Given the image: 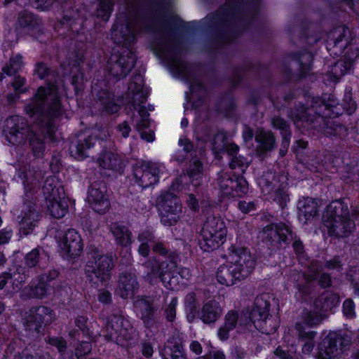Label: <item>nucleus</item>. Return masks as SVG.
<instances>
[{"mask_svg": "<svg viewBox=\"0 0 359 359\" xmlns=\"http://www.w3.org/2000/svg\"><path fill=\"white\" fill-rule=\"evenodd\" d=\"M25 109L39 126V131L33 130L27 139L34 156L41 158L45 151L44 138L54 140L56 130L54 121L62 114L57 86L48 83L46 86L39 87Z\"/></svg>", "mask_w": 359, "mask_h": 359, "instance_id": "f257e3e1", "label": "nucleus"}, {"mask_svg": "<svg viewBox=\"0 0 359 359\" xmlns=\"http://www.w3.org/2000/svg\"><path fill=\"white\" fill-rule=\"evenodd\" d=\"M138 22V18H135V22L126 20L124 24L116 25L111 33L114 42L124 46L119 53L111 55L107 64L109 73L117 79L125 78L136 62L135 53L128 46L135 41V34L139 28L136 24Z\"/></svg>", "mask_w": 359, "mask_h": 359, "instance_id": "f03ea898", "label": "nucleus"}, {"mask_svg": "<svg viewBox=\"0 0 359 359\" xmlns=\"http://www.w3.org/2000/svg\"><path fill=\"white\" fill-rule=\"evenodd\" d=\"M154 32L161 33V39L158 43V48L166 61L172 74L190 83V90L194 92L197 88H202L200 83L194 81L192 69L180 58L184 49L179 40L172 34L171 29L165 22L152 29Z\"/></svg>", "mask_w": 359, "mask_h": 359, "instance_id": "7ed1b4c3", "label": "nucleus"}, {"mask_svg": "<svg viewBox=\"0 0 359 359\" xmlns=\"http://www.w3.org/2000/svg\"><path fill=\"white\" fill-rule=\"evenodd\" d=\"M229 257L230 264L218 269L217 279L222 285L231 286L249 276L255 266V260L248 248L239 245L229 248Z\"/></svg>", "mask_w": 359, "mask_h": 359, "instance_id": "20e7f679", "label": "nucleus"}, {"mask_svg": "<svg viewBox=\"0 0 359 359\" xmlns=\"http://www.w3.org/2000/svg\"><path fill=\"white\" fill-rule=\"evenodd\" d=\"M87 257L84 269L87 280L93 285L108 281L111 278V271L115 266V259L112 254H104L98 247L90 244L88 247Z\"/></svg>", "mask_w": 359, "mask_h": 359, "instance_id": "39448f33", "label": "nucleus"}, {"mask_svg": "<svg viewBox=\"0 0 359 359\" xmlns=\"http://www.w3.org/2000/svg\"><path fill=\"white\" fill-rule=\"evenodd\" d=\"M107 340L114 341L122 347H128L136 343L138 333L133 325L121 315H111L106 324Z\"/></svg>", "mask_w": 359, "mask_h": 359, "instance_id": "423d86ee", "label": "nucleus"}, {"mask_svg": "<svg viewBox=\"0 0 359 359\" xmlns=\"http://www.w3.org/2000/svg\"><path fill=\"white\" fill-rule=\"evenodd\" d=\"M226 234L227 229L221 217L208 216L201 230V248L207 252L218 249L225 242Z\"/></svg>", "mask_w": 359, "mask_h": 359, "instance_id": "0eeeda50", "label": "nucleus"}, {"mask_svg": "<svg viewBox=\"0 0 359 359\" xmlns=\"http://www.w3.org/2000/svg\"><path fill=\"white\" fill-rule=\"evenodd\" d=\"M271 296L268 293L258 295L254 306L249 312V320L255 327L267 334L273 333L277 329V323L269 314Z\"/></svg>", "mask_w": 359, "mask_h": 359, "instance_id": "6e6552de", "label": "nucleus"}, {"mask_svg": "<svg viewBox=\"0 0 359 359\" xmlns=\"http://www.w3.org/2000/svg\"><path fill=\"white\" fill-rule=\"evenodd\" d=\"M287 173L284 172H274L268 170L262 175L259 180V185L267 193L274 190L273 201L284 208L290 201L287 193Z\"/></svg>", "mask_w": 359, "mask_h": 359, "instance_id": "1a4fd4ad", "label": "nucleus"}, {"mask_svg": "<svg viewBox=\"0 0 359 359\" xmlns=\"http://www.w3.org/2000/svg\"><path fill=\"white\" fill-rule=\"evenodd\" d=\"M54 320L55 314L50 308L45 306H34L30 309L25 320V330L30 336L38 337L43 327L51 324Z\"/></svg>", "mask_w": 359, "mask_h": 359, "instance_id": "9d476101", "label": "nucleus"}, {"mask_svg": "<svg viewBox=\"0 0 359 359\" xmlns=\"http://www.w3.org/2000/svg\"><path fill=\"white\" fill-rule=\"evenodd\" d=\"M350 344L351 339L347 336L330 333L318 346L317 359H334Z\"/></svg>", "mask_w": 359, "mask_h": 359, "instance_id": "9b49d317", "label": "nucleus"}, {"mask_svg": "<svg viewBox=\"0 0 359 359\" xmlns=\"http://www.w3.org/2000/svg\"><path fill=\"white\" fill-rule=\"evenodd\" d=\"M294 236L291 228L282 222L270 224L262 231L263 241L273 247L286 246L294 239Z\"/></svg>", "mask_w": 359, "mask_h": 359, "instance_id": "f8f14e48", "label": "nucleus"}, {"mask_svg": "<svg viewBox=\"0 0 359 359\" xmlns=\"http://www.w3.org/2000/svg\"><path fill=\"white\" fill-rule=\"evenodd\" d=\"M217 181L221 191L226 196L241 197L248 191L246 180L231 172L221 171L218 173Z\"/></svg>", "mask_w": 359, "mask_h": 359, "instance_id": "ddd939ff", "label": "nucleus"}, {"mask_svg": "<svg viewBox=\"0 0 359 359\" xmlns=\"http://www.w3.org/2000/svg\"><path fill=\"white\" fill-rule=\"evenodd\" d=\"M34 129L29 125L25 118L13 116L6 121L4 131L6 138L13 144L23 142Z\"/></svg>", "mask_w": 359, "mask_h": 359, "instance_id": "4468645a", "label": "nucleus"}, {"mask_svg": "<svg viewBox=\"0 0 359 359\" xmlns=\"http://www.w3.org/2000/svg\"><path fill=\"white\" fill-rule=\"evenodd\" d=\"M178 255L170 252L165 259H160L161 281L169 290H175L179 285L177 272Z\"/></svg>", "mask_w": 359, "mask_h": 359, "instance_id": "2eb2a0df", "label": "nucleus"}, {"mask_svg": "<svg viewBox=\"0 0 359 359\" xmlns=\"http://www.w3.org/2000/svg\"><path fill=\"white\" fill-rule=\"evenodd\" d=\"M107 193V188L104 181H95L88 189V201L93 210L100 214H104L110 207Z\"/></svg>", "mask_w": 359, "mask_h": 359, "instance_id": "dca6fc26", "label": "nucleus"}, {"mask_svg": "<svg viewBox=\"0 0 359 359\" xmlns=\"http://www.w3.org/2000/svg\"><path fill=\"white\" fill-rule=\"evenodd\" d=\"M159 168L155 163L141 162L134 168L136 182L142 188L149 187L158 180Z\"/></svg>", "mask_w": 359, "mask_h": 359, "instance_id": "f3484780", "label": "nucleus"}, {"mask_svg": "<svg viewBox=\"0 0 359 359\" xmlns=\"http://www.w3.org/2000/svg\"><path fill=\"white\" fill-rule=\"evenodd\" d=\"M134 306L140 311V319L144 327L151 328L155 324V313L158 309L155 299L150 296H138Z\"/></svg>", "mask_w": 359, "mask_h": 359, "instance_id": "a211bd4d", "label": "nucleus"}, {"mask_svg": "<svg viewBox=\"0 0 359 359\" xmlns=\"http://www.w3.org/2000/svg\"><path fill=\"white\" fill-rule=\"evenodd\" d=\"M144 79L140 74H135L129 83L126 99L134 109L147 100V92L144 90Z\"/></svg>", "mask_w": 359, "mask_h": 359, "instance_id": "6ab92c4d", "label": "nucleus"}, {"mask_svg": "<svg viewBox=\"0 0 359 359\" xmlns=\"http://www.w3.org/2000/svg\"><path fill=\"white\" fill-rule=\"evenodd\" d=\"M16 27L26 29L32 34H41L43 30L41 20L27 10L18 14Z\"/></svg>", "mask_w": 359, "mask_h": 359, "instance_id": "aec40b11", "label": "nucleus"}, {"mask_svg": "<svg viewBox=\"0 0 359 359\" xmlns=\"http://www.w3.org/2000/svg\"><path fill=\"white\" fill-rule=\"evenodd\" d=\"M139 288V283L134 273L123 271L120 273L116 291L122 299L133 297Z\"/></svg>", "mask_w": 359, "mask_h": 359, "instance_id": "412c9836", "label": "nucleus"}, {"mask_svg": "<svg viewBox=\"0 0 359 359\" xmlns=\"http://www.w3.org/2000/svg\"><path fill=\"white\" fill-rule=\"evenodd\" d=\"M61 248L68 257L72 259L81 255L83 250V244L80 236L75 230L67 231L61 244Z\"/></svg>", "mask_w": 359, "mask_h": 359, "instance_id": "4be33fe9", "label": "nucleus"}, {"mask_svg": "<svg viewBox=\"0 0 359 359\" xmlns=\"http://www.w3.org/2000/svg\"><path fill=\"white\" fill-rule=\"evenodd\" d=\"M348 29L344 27L336 28L331 34L327 41V48L330 55L338 57L341 55L348 44L345 39Z\"/></svg>", "mask_w": 359, "mask_h": 359, "instance_id": "5701e85b", "label": "nucleus"}, {"mask_svg": "<svg viewBox=\"0 0 359 359\" xmlns=\"http://www.w3.org/2000/svg\"><path fill=\"white\" fill-rule=\"evenodd\" d=\"M324 225L327 229L328 234L337 238L348 237L355 227V223L351 219L350 216L346 219L327 222Z\"/></svg>", "mask_w": 359, "mask_h": 359, "instance_id": "b1692460", "label": "nucleus"}, {"mask_svg": "<svg viewBox=\"0 0 359 359\" xmlns=\"http://www.w3.org/2000/svg\"><path fill=\"white\" fill-rule=\"evenodd\" d=\"M350 216L348 205L341 200L331 202L326 208L323 216L324 224L327 222L346 219Z\"/></svg>", "mask_w": 359, "mask_h": 359, "instance_id": "393cba45", "label": "nucleus"}, {"mask_svg": "<svg viewBox=\"0 0 359 359\" xmlns=\"http://www.w3.org/2000/svg\"><path fill=\"white\" fill-rule=\"evenodd\" d=\"M138 116L135 117V115L132 117V121L134 123V126L137 131L140 133L142 139L150 142H153L155 139V135L153 130L143 131L150 126V119L149 118V114L143 107H140L138 110Z\"/></svg>", "mask_w": 359, "mask_h": 359, "instance_id": "a878e982", "label": "nucleus"}, {"mask_svg": "<svg viewBox=\"0 0 359 359\" xmlns=\"http://www.w3.org/2000/svg\"><path fill=\"white\" fill-rule=\"evenodd\" d=\"M164 359H187L184 353L182 341L178 332H174L164 346Z\"/></svg>", "mask_w": 359, "mask_h": 359, "instance_id": "bb28decb", "label": "nucleus"}, {"mask_svg": "<svg viewBox=\"0 0 359 359\" xmlns=\"http://www.w3.org/2000/svg\"><path fill=\"white\" fill-rule=\"evenodd\" d=\"M255 140L258 143L256 151L259 156L271 151L276 145V137L270 130H258Z\"/></svg>", "mask_w": 359, "mask_h": 359, "instance_id": "cd10ccee", "label": "nucleus"}, {"mask_svg": "<svg viewBox=\"0 0 359 359\" xmlns=\"http://www.w3.org/2000/svg\"><path fill=\"white\" fill-rule=\"evenodd\" d=\"M339 302V297L337 294L330 291L323 292L314 301L313 305L316 310L322 313L332 311Z\"/></svg>", "mask_w": 359, "mask_h": 359, "instance_id": "c85d7f7f", "label": "nucleus"}, {"mask_svg": "<svg viewBox=\"0 0 359 359\" xmlns=\"http://www.w3.org/2000/svg\"><path fill=\"white\" fill-rule=\"evenodd\" d=\"M288 116L292 120L294 123L299 126L305 127L306 125H311L314 123L316 116L311 113V110L306 109L303 104H298L293 109H291Z\"/></svg>", "mask_w": 359, "mask_h": 359, "instance_id": "c756f323", "label": "nucleus"}, {"mask_svg": "<svg viewBox=\"0 0 359 359\" xmlns=\"http://www.w3.org/2000/svg\"><path fill=\"white\" fill-rule=\"evenodd\" d=\"M95 141V137L91 135L78 139L70 147L72 156L79 160L87 157L89 150L94 146Z\"/></svg>", "mask_w": 359, "mask_h": 359, "instance_id": "7c9ffc66", "label": "nucleus"}, {"mask_svg": "<svg viewBox=\"0 0 359 359\" xmlns=\"http://www.w3.org/2000/svg\"><path fill=\"white\" fill-rule=\"evenodd\" d=\"M222 309L219 304L212 299L205 303L200 313V319L205 324L214 323L222 316Z\"/></svg>", "mask_w": 359, "mask_h": 359, "instance_id": "2f4dec72", "label": "nucleus"}, {"mask_svg": "<svg viewBox=\"0 0 359 359\" xmlns=\"http://www.w3.org/2000/svg\"><path fill=\"white\" fill-rule=\"evenodd\" d=\"M96 102L107 114H115L118 112L121 106L114 99L112 93L105 90L98 91L95 97Z\"/></svg>", "mask_w": 359, "mask_h": 359, "instance_id": "473e14b6", "label": "nucleus"}, {"mask_svg": "<svg viewBox=\"0 0 359 359\" xmlns=\"http://www.w3.org/2000/svg\"><path fill=\"white\" fill-rule=\"evenodd\" d=\"M97 162L100 167L117 172H120L123 167V161L120 156L111 151H105L97 159Z\"/></svg>", "mask_w": 359, "mask_h": 359, "instance_id": "72a5a7b5", "label": "nucleus"}, {"mask_svg": "<svg viewBox=\"0 0 359 359\" xmlns=\"http://www.w3.org/2000/svg\"><path fill=\"white\" fill-rule=\"evenodd\" d=\"M298 208L299 219L306 223L317 215L318 203L315 199L306 198L299 201Z\"/></svg>", "mask_w": 359, "mask_h": 359, "instance_id": "f704fd0d", "label": "nucleus"}, {"mask_svg": "<svg viewBox=\"0 0 359 359\" xmlns=\"http://www.w3.org/2000/svg\"><path fill=\"white\" fill-rule=\"evenodd\" d=\"M41 215L35 209H29L26 212L20 222V231L24 236L32 233L34 228L38 226Z\"/></svg>", "mask_w": 359, "mask_h": 359, "instance_id": "c9c22d12", "label": "nucleus"}, {"mask_svg": "<svg viewBox=\"0 0 359 359\" xmlns=\"http://www.w3.org/2000/svg\"><path fill=\"white\" fill-rule=\"evenodd\" d=\"M182 206L178 197L171 193L162 194L159 201L160 214L167 212H181Z\"/></svg>", "mask_w": 359, "mask_h": 359, "instance_id": "e433bc0d", "label": "nucleus"}, {"mask_svg": "<svg viewBox=\"0 0 359 359\" xmlns=\"http://www.w3.org/2000/svg\"><path fill=\"white\" fill-rule=\"evenodd\" d=\"M49 255L41 246H38L26 254L24 258L25 264L28 268H33L43 262L48 260Z\"/></svg>", "mask_w": 359, "mask_h": 359, "instance_id": "4c0bfd02", "label": "nucleus"}, {"mask_svg": "<svg viewBox=\"0 0 359 359\" xmlns=\"http://www.w3.org/2000/svg\"><path fill=\"white\" fill-rule=\"evenodd\" d=\"M48 211L57 219L62 218L67 211L68 205L65 198L60 196L46 201Z\"/></svg>", "mask_w": 359, "mask_h": 359, "instance_id": "58836bf2", "label": "nucleus"}, {"mask_svg": "<svg viewBox=\"0 0 359 359\" xmlns=\"http://www.w3.org/2000/svg\"><path fill=\"white\" fill-rule=\"evenodd\" d=\"M110 231L119 245L128 246L131 243V233L126 226L114 222L110 225Z\"/></svg>", "mask_w": 359, "mask_h": 359, "instance_id": "ea45409f", "label": "nucleus"}, {"mask_svg": "<svg viewBox=\"0 0 359 359\" xmlns=\"http://www.w3.org/2000/svg\"><path fill=\"white\" fill-rule=\"evenodd\" d=\"M146 270L144 278L150 285H155L158 280H161L160 263L158 259H150L143 264Z\"/></svg>", "mask_w": 359, "mask_h": 359, "instance_id": "a19ab883", "label": "nucleus"}, {"mask_svg": "<svg viewBox=\"0 0 359 359\" xmlns=\"http://www.w3.org/2000/svg\"><path fill=\"white\" fill-rule=\"evenodd\" d=\"M203 174V164L196 157L191 159L186 175L189 177L194 186L200 184L198 180Z\"/></svg>", "mask_w": 359, "mask_h": 359, "instance_id": "79ce46f5", "label": "nucleus"}, {"mask_svg": "<svg viewBox=\"0 0 359 359\" xmlns=\"http://www.w3.org/2000/svg\"><path fill=\"white\" fill-rule=\"evenodd\" d=\"M238 320V314L237 311H231L225 316L224 326L221 327L218 332V336L222 340L228 339L229 332L233 330Z\"/></svg>", "mask_w": 359, "mask_h": 359, "instance_id": "37998d69", "label": "nucleus"}, {"mask_svg": "<svg viewBox=\"0 0 359 359\" xmlns=\"http://www.w3.org/2000/svg\"><path fill=\"white\" fill-rule=\"evenodd\" d=\"M324 134L327 137H345L348 134V129L346 126L334 121H328L324 128Z\"/></svg>", "mask_w": 359, "mask_h": 359, "instance_id": "c03bdc74", "label": "nucleus"}, {"mask_svg": "<svg viewBox=\"0 0 359 359\" xmlns=\"http://www.w3.org/2000/svg\"><path fill=\"white\" fill-rule=\"evenodd\" d=\"M24 66L22 56L20 54L12 55L8 62L2 68V72L8 76H13L22 70Z\"/></svg>", "mask_w": 359, "mask_h": 359, "instance_id": "a18cd8bd", "label": "nucleus"}, {"mask_svg": "<svg viewBox=\"0 0 359 359\" xmlns=\"http://www.w3.org/2000/svg\"><path fill=\"white\" fill-rule=\"evenodd\" d=\"M313 57V55L306 51L299 55L297 60L299 66V74L297 76V79H302L309 74L311 70Z\"/></svg>", "mask_w": 359, "mask_h": 359, "instance_id": "49530a36", "label": "nucleus"}, {"mask_svg": "<svg viewBox=\"0 0 359 359\" xmlns=\"http://www.w3.org/2000/svg\"><path fill=\"white\" fill-rule=\"evenodd\" d=\"M19 177L22 180L25 188L27 190H31L38 180L34 171L27 166L19 170Z\"/></svg>", "mask_w": 359, "mask_h": 359, "instance_id": "de8ad7c7", "label": "nucleus"}, {"mask_svg": "<svg viewBox=\"0 0 359 359\" xmlns=\"http://www.w3.org/2000/svg\"><path fill=\"white\" fill-rule=\"evenodd\" d=\"M271 123L273 128L280 130L283 138L291 137L292 133L290 124L283 118L280 116H273L271 119Z\"/></svg>", "mask_w": 359, "mask_h": 359, "instance_id": "09e8293b", "label": "nucleus"}, {"mask_svg": "<svg viewBox=\"0 0 359 359\" xmlns=\"http://www.w3.org/2000/svg\"><path fill=\"white\" fill-rule=\"evenodd\" d=\"M327 316L325 313H319L316 311L304 310L302 314L303 323L309 326H314L320 323Z\"/></svg>", "mask_w": 359, "mask_h": 359, "instance_id": "8fccbe9b", "label": "nucleus"}, {"mask_svg": "<svg viewBox=\"0 0 359 359\" xmlns=\"http://www.w3.org/2000/svg\"><path fill=\"white\" fill-rule=\"evenodd\" d=\"M112 0H98V6L95 11L97 18L107 21L113 9Z\"/></svg>", "mask_w": 359, "mask_h": 359, "instance_id": "3c124183", "label": "nucleus"}, {"mask_svg": "<svg viewBox=\"0 0 359 359\" xmlns=\"http://www.w3.org/2000/svg\"><path fill=\"white\" fill-rule=\"evenodd\" d=\"M55 182L54 177H47L44 182L42 190L46 201L60 196L59 189L55 187Z\"/></svg>", "mask_w": 359, "mask_h": 359, "instance_id": "603ef678", "label": "nucleus"}, {"mask_svg": "<svg viewBox=\"0 0 359 359\" xmlns=\"http://www.w3.org/2000/svg\"><path fill=\"white\" fill-rule=\"evenodd\" d=\"M29 297L41 299L47 296L48 285L43 280V278H40L39 283L35 285L29 287Z\"/></svg>", "mask_w": 359, "mask_h": 359, "instance_id": "864d4df0", "label": "nucleus"}, {"mask_svg": "<svg viewBox=\"0 0 359 359\" xmlns=\"http://www.w3.org/2000/svg\"><path fill=\"white\" fill-rule=\"evenodd\" d=\"M227 142V135L223 131L218 132L215 135L212 140V150L215 154L224 151L225 145Z\"/></svg>", "mask_w": 359, "mask_h": 359, "instance_id": "5fc2aeb1", "label": "nucleus"}, {"mask_svg": "<svg viewBox=\"0 0 359 359\" xmlns=\"http://www.w3.org/2000/svg\"><path fill=\"white\" fill-rule=\"evenodd\" d=\"M341 105L348 115L352 114L355 111L357 104L353 100L352 94L350 92L345 93Z\"/></svg>", "mask_w": 359, "mask_h": 359, "instance_id": "6e6d98bb", "label": "nucleus"}, {"mask_svg": "<svg viewBox=\"0 0 359 359\" xmlns=\"http://www.w3.org/2000/svg\"><path fill=\"white\" fill-rule=\"evenodd\" d=\"M180 212H167V214H160L161 223L168 226L176 224L180 219Z\"/></svg>", "mask_w": 359, "mask_h": 359, "instance_id": "4d7b16f0", "label": "nucleus"}, {"mask_svg": "<svg viewBox=\"0 0 359 359\" xmlns=\"http://www.w3.org/2000/svg\"><path fill=\"white\" fill-rule=\"evenodd\" d=\"M348 280L354 290V292L359 294V269L354 267L350 269L347 274Z\"/></svg>", "mask_w": 359, "mask_h": 359, "instance_id": "13d9d810", "label": "nucleus"}, {"mask_svg": "<svg viewBox=\"0 0 359 359\" xmlns=\"http://www.w3.org/2000/svg\"><path fill=\"white\" fill-rule=\"evenodd\" d=\"M295 330L300 339H313L316 335V332L315 331H306L304 325L301 323L295 324Z\"/></svg>", "mask_w": 359, "mask_h": 359, "instance_id": "bf43d9fd", "label": "nucleus"}, {"mask_svg": "<svg viewBox=\"0 0 359 359\" xmlns=\"http://www.w3.org/2000/svg\"><path fill=\"white\" fill-rule=\"evenodd\" d=\"M13 359H46V356L40 354L35 351H31L27 348L23 350L21 353L15 355Z\"/></svg>", "mask_w": 359, "mask_h": 359, "instance_id": "052dcab7", "label": "nucleus"}, {"mask_svg": "<svg viewBox=\"0 0 359 359\" xmlns=\"http://www.w3.org/2000/svg\"><path fill=\"white\" fill-rule=\"evenodd\" d=\"M177 304V299L174 297L172 299L169 304L165 309V318L168 321L172 322L176 317V306Z\"/></svg>", "mask_w": 359, "mask_h": 359, "instance_id": "680f3d73", "label": "nucleus"}, {"mask_svg": "<svg viewBox=\"0 0 359 359\" xmlns=\"http://www.w3.org/2000/svg\"><path fill=\"white\" fill-rule=\"evenodd\" d=\"M92 345L90 342L82 341L79 343L75 348V355L77 358H81L90 353Z\"/></svg>", "mask_w": 359, "mask_h": 359, "instance_id": "e2e57ef3", "label": "nucleus"}, {"mask_svg": "<svg viewBox=\"0 0 359 359\" xmlns=\"http://www.w3.org/2000/svg\"><path fill=\"white\" fill-rule=\"evenodd\" d=\"M248 166V160L242 156L236 155L235 156H233L229 163V167L232 170L241 168L242 170H243V169L247 168Z\"/></svg>", "mask_w": 359, "mask_h": 359, "instance_id": "0e129e2a", "label": "nucleus"}, {"mask_svg": "<svg viewBox=\"0 0 359 359\" xmlns=\"http://www.w3.org/2000/svg\"><path fill=\"white\" fill-rule=\"evenodd\" d=\"M46 341L53 346H55L59 352L64 353L67 349V341L62 337H48L46 339Z\"/></svg>", "mask_w": 359, "mask_h": 359, "instance_id": "69168bd1", "label": "nucleus"}, {"mask_svg": "<svg viewBox=\"0 0 359 359\" xmlns=\"http://www.w3.org/2000/svg\"><path fill=\"white\" fill-rule=\"evenodd\" d=\"M34 73L39 76V79H43L49 76L51 73V69L43 62H39L35 65Z\"/></svg>", "mask_w": 359, "mask_h": 359, "instance_id": "338daca9", "label": "nucleus"}, {"mask_svg": "<svg viewBox=\"0 0 359 359\" xmlns=\"http://www.w3.org/2000/svg\"><path fill=\"white\" fill-rule=\"evenodd\" d=\"M332 277L329 273H322L318 276V284L321 288H329L332 286Z\"/></svg>", "mask_w": 359, "mask_h": 359, "instance_id": "774afa93", "label": "nucleus"}]
</instances>
